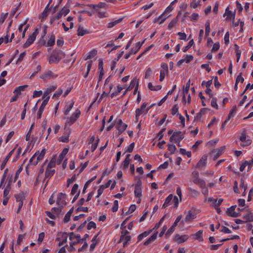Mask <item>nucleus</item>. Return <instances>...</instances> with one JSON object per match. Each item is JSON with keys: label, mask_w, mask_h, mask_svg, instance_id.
I'll return each instance as SVG.
<instances>
[{"label": "nucleus", "mask_w": 253, "mask_h": 253, "mask_svg": "<svg viewBox=\"0 0 253 253\" xmlns=\"http://www.w3.org/2000/svg\"><path fill=\"white\" fill-rule=\"evenodd\" d=\"M65 56V54L61 50H54L49 56L48 63L49 64H57Z\"/></svg>", "instance_id": "f257e3e1"}, {"label": "nucleus", "mask_w": 253, "mask_h": 253, "mask_svg": "<svg viewBox=\"0 0 253 253\" xmlns=\"http://www.w3.org/2000/svg\"><path fill=\"white\" fill-rule=\"evenodd\" d=\"M46 150L43 149L40 152L39 151L37 152L30 159L29 163L33 165H36L38 163L43 159Z\"/></svg>", "instance_id": "f03ea898"}, {"label": "nucleus", "mask_w": 253, "mask_h": 253, "mask_svg": "<svg viewBox=\"0 0 253 253\" xmlns=\"http://www.w3.org/2000/svg\"><path fill=\"white\" fill-rule=\"evenodd\" d=\"M81 113V111L79 109H76L70 117L66 118L65 126H71L74 124L80 117Z\"/></svg>", "instance_id": "7ed1b4c3"}, {"label": "nucleus", "mask_w": 253, "mask_h": 253, "mask_svg": "<svg viewBox=\"0 0 253 253\" xmlns=\"http://www.w3.org/2000/svg\"><path fill=\"white\" fill-rule=\"evenodd\" d=\"M184 214H185V217L181 221V223L182 224L185 222L190 223L192 222L197 217L196 214L190 210L184 211Z\"/></svg>", "instance_id": "20e7f679"}, {"label": "nucleus", "mask_w": 253, "mask_h": 253, "mask_svg": "<svg viewBox=\"0 0 253 253\" xmlns=\"http://www.w3.org/2000/svg\"><path fill=\"white\" fill-rule=\"evenodd\" d=\"M147 103L144 102L143 103L141 107L139 108H137L135 111V119L137 121H138L139 117L142 114H146L151 107H149L146 108Z\"/></svg>", "instance_id": "39448f33"}, {"label": "nucleus", "mask_w": 253, "mask_h": 253, "mask_svg": "<svg viewBox=\"0 0 253 253\" xmlns=\"http://www.w3.org/2000/svg\"><path fill=\"white\" fill-rule=\"evenodd\" d=\"M184 137V133L182 131H177L173 133L170 136L169 140L175 143H179Z\"/></svg>", "instance_id": "423d86ee"}, {"label": "nucleus", "mask_w": 253, "mask_h": 253, "mask_svg": "<svg viewBox=\"0 0 253 253\" xmlns=\"http://www.w3.org/2000/svg\"><path fill=\"white\" fill-rule=\"evenodd\" d=\"M68 235L66 233H58L56 241H58V246H64L67 242Z\"/></svg>", "instance_id": "0eeeda50"}, {"label": "nucleus", "mask_w": 253, "mask_h": 253, "mask_svg": "<svg viewBox=\"0 0 253 253\" xmlns=\"http://www.w3.org/2000/svg\"><path fill=\"white\" fill-rule=\"evenodd\" d=\"M192 175L193 177V182L194 184L198 186H202L204 185V182L205 181L203 179L199 177V172L194 170L192 172Z\"/></svg>", "instance_id": "6e6552de"}, {"label": "nucleus", "mask_w": 253, "mask_h": 253, "mask_svg": "<svg viewBox=\"0 0 253 253\" xmlns=\"http://www.w3.org/2000/svg\"><path fill=\"white\" fill-rule=\"evenodd\" d=\"M161 69L160 73V79L159 81L160 82H162L165 76L168 74V64L166 63L163 62L161 64Z\"/></svg>", "instance_id": "1a4fd4ad"}, {"label": "nucleus", "mask_w": 253, "mask_h": 253, "mask_svg": "<svg viewBox=\"0 0 253 253\" xmlns=\"http://www.w3.org/2000/svg\"><path fill=\"white\" fill-rule=\"evenodd\" d=\"M239 140L240 141V145L242 147L248 146L252 143V140L247 137L245 132L242 133Z\"/></svg>", "instance_id": "9d476101"}, {"label": "nucleus", "mask_w": 253, "mask_h": 253, "mask_svg": "<svg viewBox=\"0 0 253 253\" xmlns=\"http://www.w3.org/2000/svg\"><path fill=\"white\" fill-rule=\"evenodd\" d=\"M116 127L118 130V135H120L126 129L127 126L123 123L121 119H118L116 121Z\"/></svg>", "instance_id": "9b49d317"}, {"label": "nucleus", "mask_w": 253, "mask_h": 253, "mask_svg": "<svg viewBox=\"0 0 253 253\" xmlns=\"http://www.w3.org/2000/svg\"><path fill=\"white\" fill-rule=\"evenodd\" d=\"M38 34V29H36L31 35L29 36L26 42L24 44L23 47L27 48L30 46L35 41Z\"/></svg>", "instance_id": "f8f14e48"}, {"label": "nucleus", "mask_w": 253, "mask_h": 253, "mask_svg": "<svg viewBox=\"0 0 253 253\" xmlns=\"http://www.w3.org/2000/svg\"><path fill=\"white\" fill-rule=\"evenodd\" d=\"M207 159L208 156L207 155H204L195 166V168L200 169H204L207 163Z\"/></svg>", "instance_id": "ddd939ff"}, {"label": "nucleus", "mask_w": 253, "mask_h": 253, "mask_svg": "<svg viewBox=\"0 0 253 253\" xmlns=\"http://www.w3.org/2000/svg\"><path fill=\"white\" fill-rule=\"evenodd\" d=\"M57 77V75H55L51 71L48 70L41 75L40 78L46 81L48 80L55 79Z\"/></svg>", "instance_id": "4468645a"}, {"label": "nucleus", "mask_w": 253, "mask_h": 253, "mask_svg": "<svg viewBox=\"0 0 253 253\" xmlns=\"http://www.w3.org/2000/svg\"><path fill=\"white\" fill-rule=\"evenodd\" d=\"M134 194L135 197H139L142 196V182L138 180L134 185Z\"/></svg>", "instance_id": "2eb2a0df"}, {"label": "nucleus", "mask_w": 253, "mask_h": 253, "mask_svg": "<svg viewBox=\"0 0 253 253\" xmlns=\"http://www.w3.org/2000/svg\"><path fill=\"white\" fill-rule=\"evenodd\" d=\"M57 88L56 85H51L49 87L47 88L46 90L44 91L42 98L43 99H47V101L48 102V100L50 98L49 94L54 90H55Z\"/></svg>", "instance_id": "dca6fc26"}, {"label": "nucleus", "mask_w": 253, "mask_h": 253, "mask_svg": "<svg viewBox=\"0 0 253 253\" xmlns=\"http://www.w3.org/2000/svg\"><path fill=\"white\" fill-rule=\"evenodd\" d=\"M65 198H66V194L60 193L58 194L57 200H56V203L57 204L60 206V207H63L65 206L66 204V202L65 201Z\"/></svg>", "instance_id": "f3484780"}, {"label": "nucleus", "mask_w": 253, "mask_h": 253, "mask_svg": "<svg viewBox=\"0 0 253 253\" xmlns=\"http://www.w3.org/2000/svg\"><path fill=\"white\" fill-rule=\"evenodd\" d=\"M189 238V236L187 235H180L178 234H176L174 236V241L178 244H181L186 241Z\"/></svg>", "instance_id": "a211bd4d"}, {"label": "nucleus", "mask_w": 253, "mask_h": 253, "mask_svg": "<svg viewBox=\"0 0 253 253\" xmlns=\"http://www.w3.org/2000/svg\"><path fill=\"white\" fill-rule=\"evenodd\" d=\"M145 42V40L142 41V42H138L136 43V47H137V49L136 50H134L133 49H131V51L126 54L125 56V59H128L129 57H130V55H131V54L132 53H134V54H136L138 51L140 49L141 47L142 46V44H143V43L144 42Z\"/></svg>", "instance_id": "6ab92c4d"}, {"label": "nucleus", "mask_w": 253, "mask_h": 253, "mask_svg": "<svg viewBox=\"0 0 253 253\" xmlns=\"http://www.w3.org/2000/svg\"><path fill=\"white\" fill-rule=\"evenodd\" d=\"M223 16H226L227 20H234L235 18V12H232V11L229 10V8L227 7L225 9V13L223 14Z\"/></svg>", "instance_id": "aec40b11"}, {"label": "nucleus", "mask_w": 253, "mask_h": 253, "mask_svg": "<svg viewBox=\"0 0 253 253\" xmlns=\"http://www.w3.org/2000/svg\"><path fill=\"white\" fill-rule=\"evenodd\" d=\"M74 105V101L73 100H71L70 101H69L66 104V105L64 107L63 113L65 115H67L72 108L73 107Z\"/></svg>", "instance_id": "412c9836"}, {"label": "nucleus", "mask_w": 253, "mask_h": 253, "mask_svg": "<svg viewBox=\"0 0 253 253\" xmlns=\"http://www.w3.org/2000/svg\"><path fill=\"white\" fill-rule=\"evenodd\" d=\"M208 201L209 202H211L213 204V206H214L215 208H216L221 205L223 200L221 198L214 199L212 197H210L209 198Z\"/></svg>", "instance_id": "4be33fe9"}, {"label": "nucleus", "mask_w": 253, "mask_h": 253, "mask_svg": "<svg viewBox=\"0 0 253 253\" xmlns=\"http://www.w3.org/2000/svg\"><path fill=\"white\" fill-rule=\"evenodd\" d=\"M130 239L131 236L130 235L125 236L124 235H121L120 242H123V247H125L129 244Z\"/></svg>", "instance_id": "5701e85b"}, {"label": "nucleus", "mask_w": 253, "mask_h": 253, "mask_svg": "<svg viewBox=\"0 0 253 253\" xmlns=\"http://www.w3.org/2000/svg\"><path fill=\"white\" fill-rule=\"evenodd\" d=\"M54 173H55L54 169H46L45 173V177H44V179L43 180V181L44 182L46 180V179H47V180L46 182L45 186L47 184L48 179L53 175Z\"/></svg>", "instance_id": "b1692460"}, {"label": "nucleus", "mask_w": 253, "mask_h": 253, "mask_svg": "<svg viewBox=\"0 0 253 253\" xmlns=\"http://www.w3.org/2000/svg\"><path fill=\"white\" fill-rule=\"evenodd\" d=\"M48 39L45 45L47 47L52 46L54 45L55 42V37L53 34L48 36Z\"/></svg>", "instance_id": "393cba45"}, {"label": "nucleus", "mask_w": 253, "mask_h": 253, "mask_svg": "<svg viewBox=\"0 0 253 253\" xmlns=\"http://www.w3.org/2000/svg\"><path fill=\"white\" fill-rule=\"evenodd\" d=\"M70 10L68 8L64 7L61 10H60L56 16V18L59 19L61 18L63 16H66L67 15Z\"/></svg>", "instance_id": "a878e982"}, {"label": "nucleus", "mask_w": 253, "mask_h": 253, "mask_svg": "<svg viewBox=\"0 0 253 253\" xmlns=\"http://www.w3.org/2000/svg\"><path fill=\"white\" fill-rule=\"evenodd\" d=\"M70 133V130H68V132H65L63 135L58 138V141L64 143L68 142L69 141Z\"/></svg>", "instance_id": "bb28decb"}, {"label": "nucleus", "mask_w": 253, "mask_h": 253, "mask_svg": "<svg viewBox=\"0 0 253 253\" xmlns=\"http://www.w3.org/2000/svg\"><path fill=\"white\" fill-rule=\"evenodd\" d=\"M90 32L87 29L84 28L82 26H79L77 30V35L79 36H83L85 35L89 34Z\"/></svg>", "instance_id": "cd10ccee"}, {"label": "nucleus", "mask_w": 253, "mask_h": 253, "mask_svg": "<svg viewBox=\"0 0 253 253\" xmlns=\"http://www.w3.org/2000/svg\"><path fill=\"white\" fill-rule=\"evenodd\" d=\"M190 84V80H189V81L186 83V86L185 87H183V101L185 103H186V95L189 92Z\"/></svg>", "instance_id": "c85d7f7f"}, {"label": "nucleus", "mask_w": 253, "mask_h": 253, "mask_svg": "<svg viewBox=\"0 0 253 253\" xmlns=\"http://www.w3.org/2000/svg\"><path fill=\"white\" fill-rule=\"evenodd\" d=\"M48 101H47V99H43V100L42 102V103L40 107V109L39 110V111L37 113V118H40L42 116V114L45 108V106L47 104Z\"/></svg>", "instance_id": "c756f323"}, {"label": "nucleus", "mask_w": 253, "mask_h": 253, "mask_svg": "<svg viewBox=\"0 0 253 253\" xmlns=\"http://www.w3.org/2000/svg\"><path fill=\"white\" fill-rule=\"evenodd\" d=\"M107 4L104 2H100L98 4H90L89 6L93 9L94 10L99 9L100 8H105L107 6Z\"/></svg>", "instance_id": "7c9ffc66"}, {"label": "nucleus", "mask_w": 253, "mask_h": 253, "mask_svg": "<svg viewBox=\"0 0 253 253\" xmlns=\"http://www.w3.org/2000/svg\"><path fill=\"white\" fill-rule=\"evenodd\" d=\"M245 222H253V212H249L243 216Z\"/></svg>", "instance_id": "2f4dec72"}, {"label": "nucleus", "mask_w": 253, "mask_h": 253, "mask_svg": "<svg viewBox=\"0 0 253 253\" xmlns=\"http://www.w3.org/2000/svg\"><path fill=\"white\" fill-rule=\"evenodd\" d=\"M96 13V16L100 18H107L109 17V14L105 11L99 10V9L94 10Z\"/></svg>", "instance_id": "473e14b6"}, {"label": "nucleus", "mask_w": 253, "mask_h": 253, "mask_svg": "<svg viewBox=\"0 0 253 253\" xmlns=\"http://www.w3.org/2000/svg\"><path fill=\"white\" fill-rule=\"evenodd\" d=\"M192 236L194 237V238L197 240H198L199 241H203V230H199L196 233L192 234Z\"/></svg>", "instance_id": "72a5a7b5"}, {"label": "nucleus", "mask_w": 253, "mask_h": 253, "mask_svg": "<svg viewBox=\"0 0 253 253\" xmlns=\"http://www.w3.org/2000/svg\"><path fill=\"white\" fill-rule=\"evenodd\" d=\"M27 87V85H24L18 86L15 88L13 92L15 94L17 95V96H19L21 94V92L23 91Z\"/></svg>", "instance_id": "f704fd0d"}, {"label": "nucleus", "mask_w": 253, "mask_h": 253, "mask_svg": "<svg viewBox=\"0 0 253 253\" xmlns=\"http://www.w3.org/2000/svg\"><path fill=\"white\" fill-rule=\"evenodd\" d=\"M157 237V233L153 234L150 237L148 238L143 244L144 246H147L152 242L154 241Z\"/></svg>", "instance_id": "c9c22d12"}, {"label": "nucleus", "mask_w": 253, "mask_h": 253, "mask_svg": "<svg viewBox=\"0 0 253 253\" xmlns=\"http://www.w3.org/2000/svg\"><path fill=\"white\" fill-rule=\"evenodd\" d=\"M69 239L70 241H72V240H74V239H76V240L77 241V242H79L81 241V236L80 234H74L73 232H71L70 233Z\"/></svg>", "instance_id": "e433bc0d"}, {"label": "nucleus", "mask_w": 253, "mask_h": 253, "mask_svg": "<svg viewBox=\"0 0 253 253\" xmlns=\"http://www.w3.org/2000/svg\"><path fill=\"white\" fill-rule=\"evenodd\" d=\"M152 231V230H150L149 231H145L143 233L139 234L137 237L138 241L139 242L142 240L144 238L148 236L151 233Z\"/></svg>", "instance_id": "4c0bfd02"}, {"label": "nucleus", "mask_w": 253, "mask_h": 253, "mask_svg": "<svg viewBox=\"0 0 253 253\" xmlns=\"http://www.w3.org/2000/svg\"><path fill=\"white\" fill-rule=\"evenodd\" d=\"M193 59V56L191 55L186 54L185 55L184 58L179 61V62L183 63L185 62L186 63H189Z\"/></svg>", "instance_id": "58836bf2"}, {"label": "nucleus", "mask_w": 253, "mask_h": 253, "mask_svg": "<svg viewBox=\"0 0 253 253\" xmlns=\"http://www.w3.org/2000/svg\"><path fill=\"white\" fill-rule=\"evenodd\" d=\"M206 181L204 182V185L199 186L202 189V194L205 197H207L209 195V190L208 187L206 185Z\"/></svg>", "instance_id": "ea45409f"}, {"label": "nucleus", "mask_w": 253, "mask_h": 253, "mask_svg": "<svg viewBox=\"0 0 253 253\" xmlns=\"http://www.w3.org/2000/svg\"><path fill=\"white\" fill-rule=\"evenodd\" d=\"M73 212V208L71 209L69 211L65 214L63 221L65 223L68 222L70 219L71 216Z\"/></svg>", "instance_id": "a19ab883"}, {"label": "nucleus", "mask_w": 253, "mask_h": 253, "mask_svg": "<svg viewBox=\"0 0 253 253\" xmlns=\"http://www.w3.org/2000/svg\"><path fill=\"white\" fill-rule=\"evenodd\" d=\"M148 88L151 90L158 91L161 89L162 85H153L151 83H149L148 85Z\"/></svg>", "instance_id": "79ce46f5"}, {"label": "nucleus", "mask_w": 253, "mask_h": 253, "mask_svg": "<svg viewBox=\"0 0 253 253\" xmlns=\"http://www.w3.org/2000/svg\"><path fill=\"white\" fill-rule=\"evenodd\" d=\"M225 148V146H222L220 149L216 151V153L213 156V159L214 160H216L219 157V156H220L223 153V151L224 150Z\"/></svg>", "instance_id": "37998d69"}, {"label": "nucleus", "mask_w": 253, "mask_h": 253, "mask_svg": "<svg viewBox=\"0 0 253 253\" xmlns=\"http://www.w3.org/2000/svg\"><path fill=\"white\" fill-rule=\"evenodd\" d=\"M178 19L177 18H175L170 21L168 26V29L169 30H171L173 27H174L177 24Z\"/></svg>", "instance_id": "c03bdc74"}, {"label": "nucleus", "mask_w": 253, "mask_h": 253, "mask_svg": "<svg viewBox=\"0 0 253 253\" xmlns=\"http://www.w3.org/2000/svg\"><path fill=\"white\" fill-rule=\"evenodd\" d=\"M130 154H127L126 158L123 163V166L124 169H127L130 163Z\"/></svg>", "instance_id": "a18cd8bd"}, {"label": "nucleus", "mask_w": 253, "mask_h": 253, "mask_svg": "<svg viewBox=\"0 0 253 253\" xmlns=\"http://www.w3.org/2000/svg\"><path fill=\"white\" fill-rule=\"evenodd\" d=\"M210 21L207 20L205 23V36L208 37L210 33Z\"/></svg>", "instance_id": "49530a36"}, {"label": "nucleus", "mask_w": 253, "mask_h": 253, "mask_svg": "<svg viewBox=\"0 0 253 253\" xmlns=\"http://www.w3.org/2000/svg\"><path fill=\"white\" fill-rule=\"evenodd\" d=\"M69 149L67 148H65L63 149L61 153L60 154L58 157V159L60 161H62L64 157L66 155L67 153L68 152Z\"/></svg>", "instance_id": "de8ad7c7"}, {"label": "nucleus", "mask_w": 253, "mask_h": 253, "mask_svg": "<svg viewBox=\"0 0 253 253\" xmlns=\"http://www.w3.org/2000/svg\"><path fill=\"white\" fill-rule=\"evenodd\" d=\"M237 111V108L236 106H234L232 107V108L231 109L229 114L226 118L227 121H229L231 117L234 116V114Z\"/></svg>", "instance_id": "09e8293b"}, {"label": "nucleus", "mask_w": 253, "mask_h": 253, "mask_svg": "<svg viewBox=\"0 0 253 253\" xmlns=\"http://www.w3.org/2000/svg\"><path fill=\"white\" fill-rule=\"evenodd\" d=\"M227 213L229 215L233 217H238L240 215V213L236 212L234 210H231L230 209H228Z\"/></svg>", "instance_id": "8fccbe9b"}, {"label": "nucleus", "mask_w": 253, "mask_h": 253, "mask_svg": "<svg viewBox=\"0 0 253 253\" xmlns=\"http://www.w3.org/2000/svg\"><path fill=\"white\" fill-rule=\"evenodd\" d=\"M188 190L190 192L192 196L193 197H197L200 195V192L197 190L189 188Z\"/></svg>", "instance_id": "3c124183"}, {"label": "nucleus", "mask_w": 253, "mask_h": 253, "mask_svg": "<svg viewBox=\"0 0 253 253\" xmlns=\"http://www.w3.org/2000/svg\"><path fill=\"white\" fill-rule=\"evenodd\" d=\"M97 52V51L96 49H92L89 52L85 59L87 60L94 57L96 55Z\"/></svg>", "instance_id": "603ef678"}, {"label": "nucleus", "mask_w": 253, "mask_h": 253, "mask_svg": "<svg viewBox=\"0 0 253 253\" xmlns=\"http://www.w3.org/2000/svg\"><path fill=\"white\" fill-rule=\"evenodd\" d=\"M194 43L193 40H190L188 44L186 46H185L182 48V50L184 52H186Z\"/></svg>", "instance_id": "864d4df0"}, {"label": "nucleus", "mask_w": 253, "mask_h": 253, "mask_svg": "<svg viewBox=\"0 0 253 253\" xmlns=\"http://www.w3.org/2000/svg\"><path fill=\"white\" fill-rule=\"evenodd\" d=\"M165 13L162 14L161 15H160L158 18V20L159 21V24H162L164 21L168 18L169 16H165Z\"/></svg>", "instance_id": "5fc2aeb1"}, {"label": "nucleus", "mask_w": 253, "mask_h": 253, "mask_svg": "<svg viewBox=\"0 0 253 253\" xmlns=\"http://www.w3.org/2000/svg\"><path fill=\"white\" fill-rule=\"evenodd\" d=\"M177 35L179 36V39L181 40H185V41H188L189 38H190V36H189L188 39H187V36L186 34L185 33H182V32H178Z\"/></svg>", "instance_id": "6e6d98bb"}, {"label": "nucleus", "mask_w": 253, "mask_h": 253, "mask_svg": "<svg viewBox=\"0 0 253 253\" xmlns=\"http://www.w3.org/2000/svg\"><path fill=\"white\" fill-rule=\"evenodd\" d=\"M10 182L9 181L8 182V185H7L6 187L4 189V192H3V197H9L8 196L10 187Z\"/></svg>", "instance_id": "4d7b16f0"}, {"label": "nucleus", "mask_w": 253, "mask_h": 253, "mask_svg": "<svg viewBox=\"0 0 253 253\" xmlns=\"http://www.w3.org/2000/svg\"><path fill=\"white\" fill-rule=\"evenodd\" d=\"M113 47L112 49L109 51V53H110L112 51L114 50H116L117 48H118L120 46L119 45H115L114 44L113 41H111L109 42L105 46V47Z\"/></svg>", "instance_id": "13d9d810"}, {"label": "nucleus", "mask_w": 253, "mask_h": 253, "mask_svg": "<svg viewBox=\"0 0 253 253\" xmlns=\"http://www.w3.org/2000/svg\"><path fill=\"white\" fill-rule=\"evenodd\" d=\"M180 153L183 155H186L187 157L190 158L191 157V153L190 151H187L185 149H180Z\"/></svg>", "instance_id": "bf43d9fd"}, {"label": "nucleus", "mask_w": 253, "mask_h": 253, "mask_svg": "<svg viewBox=\"0 0 253 253\" xmlns=\"http://www.w3.org/2000/svg\"><path fill=\"white\" fill-rule=\"evenodd\" d=\"M79 186L77 184H75L71 190V194L72 195H74L75 194H77L78 192H80L78 191Z\"/></svg>", "instance_id": "052dcab7"}, {"label": "nucleus", "mask_w": 253, "mask_h": 253, "mask_svg": "<svg viewBox=\"0 0 253 253\" xmlns=\"http://www.w3.org/2000/svg\"><path fill=\"white\" fill-rule=\"evenodd\" d=\"M8 16V13H2L0 15V24L2 25Z\"/></svg>", "instance_id": "680f3d73"}, {"label": "nucleus", "mask_w": 253, "mask_h": 253, "mask_svg": "<svg viewBox=\"0 0 253 253\" xmlns=\"http://www.w3.org/2000/svg\"><path fill=\"white\" fill-rule=\"evenodd\" d=\"M14 150L15 149H13V150H12L9 153V154L6 156V157H5V158L4 159V160H3V163H2V166H4V165L6 164V163H7V162L8 161V160L9 159V158H10V157L11 156V155L13 154L14 151Z\"/></svg>", "instance_id": "e2e57ef3"}, {"label": "nucleus", "mask_w": 253, "mask_h": 253, "mask_svg": "<svg viewBox=\"0 0 253 253\" xmlns=\"http://www.w3.org/2000/svg\"><path fill=\"white\" fill-rule=\"evenodd\" d=\"M175 227H176L173 225H172L166 233V236L169 237L170 236L174 231Z\"/></svg>", "instance_id": "0e129e2a"}, {"label": "nucleus", "mask_w": 253, "mask_h": 253, "mask_svg": "<svg viewBox=\"0 0 253 253\" xmlns=\"http://www.w3.org/2000/svg\"><path fill=\"white\" fill-rule=\"evenodd\" d=\"M220 48V44L219 42H215L213 44L211 48V51L213 52H216Z\"/></svg>", "instance_id": "69168bd1"}, {"label": "nucleus", "mask_w": 253, "mask_h": 253, "mask_svg": "<svg viewBox=\"0 0 253 253\" xmlns=\"http://www.w3.org/2000/svg\"><path fill=\"white\" fill-rule=\"evenodd\" d=\"M152 74V70L150 68H148L145 72V79H149L150 78Z\"/></svg>", "instance_id": "338daca9"}, {"label": "nucleus", "mask_w": 253, "mask_h": 253, "mask_svg": "<svg viewBox=\"0 0 253 253\" xmlns=\"http://www.w3.org/2000/svg\"><path fill=\"white\" fill-rule=\"evenodd\" d=\"M179 107L177 104H175L172 108L171 109V114L174 116L175 115L178 111Z\"/></svg>", "instance_id": "774afa93"}]
</instances>
